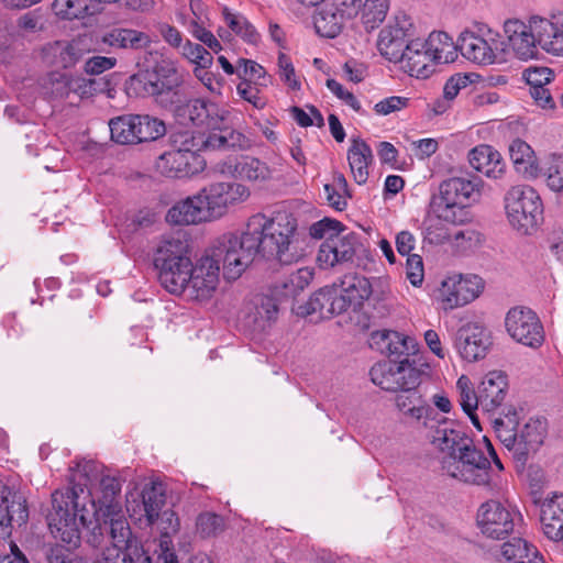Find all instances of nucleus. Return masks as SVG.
<instances>
[{"mask_svg":"<svg viewBox=\"0 0 563 563\" xmlns=\"http://www.w3.org/2000/svg\"><path fill=\"white\" fill-rule=\"evenodd\" d=\"M69 471L70 486L52 494L48 528L56 539L74 548L86 530L87 542L98 548L102 544L104 529H111L115 520L128 521L117 500L121 484L95 461L82 460Z\"/></svg>","mask_w":563,"mask_h":563,"instance_id":"f257e3e1","label":"nucleus"},{"mask_svg":"<svg viewBox=\"0 0 563 563\" xmlns=\"http://www.w3.org/2000/svg\"><path fill=\"white\" fill-rule=\"evenodd\" d=\"M247 224L262 256L282 264H291L302 257L297 219L292 213L278 210L271 218L257 213Z\"/></svg>","mask_w":563,"mask_h":563,"instance_id":"f03ea898","label":"nucleus"},{"mask_svg":"<svg viewBox=\"0 0 563 563\" xmlns=\"http://www.w3.org/2000/svg\"><path fill=\"white\" fill-rule=\"evenodd\" d=\"M519 411L514 407L503 410L500 417L494 419L493 428L496 437L514 460L522 465L530 454L536 453L543 444L548 433L547 420L530 418L522 427H519Z\"/></svg>","mask_w":563,"mask_h":563,"instance_id":"7ed1b4c3","label":"nucleus"},{"mask_svg":"<svg viewBox=\"0 0 563 563\" xmlns=\"http://www.w3.org/2000/svg\"><path fill=\"white\" fill-rule=\"evenodd\" d=\"M481 181L477 178L451 177L439 186L430 201V211L440 220L457 224L465 221L466 207L479 197Z\"/></svg>","mask_w":563,"mask_h":563,"instance_id":"20e7f679","label":"nucleus"},{"mask_svg":"<svg viewBox=\"0 0 563 563\" xmlns=\"http://www.w3.org/2000/svg\"><path fill=\"white\" fill-rule=\"evenodd\" d=\"M220 267L222 264L223 276L228 280H235L254 261L258 251V244L250 234L249 224L241 235L225 234L217 240L207 252Z\"/></svg>","mask_w":563,"mask_h":563,"instance_id":"39448f33","label":"nucleus"},{"mask_svg":"<svg viewBox=\"0 0 563 563\" xmlns=\"http://www.w3.org/2000/svg\"><path fill=\"white\" fill-rule=\"evenodd\" d=\"M505 209L510 225L528 234L542 220L543 205L539 194L528 185L511 187L505 195Z\"/></svg>","mask_w":563,"mask_h":563,"instance_id":"423d86ee","label":"nucleus"},{"mask_svg":"<svg viewBox=\"0 0 563 563\" xmlns=\"http://www.w3.org/2000/svg\"><path fill=\"white\" fill-rule=\"evenodd\" d=\"M108 532L112 547H107L93 563H145L148 558L144 555L139 540L132 536L128 521L115 520ZM164 563H177L173 553L164 558Z\"/></svg>","mask_w":563,"mask_h":563,"instance_id":"0eeeda50","label":"nucleus"},{"mask_svg":"<svg viewBox=\"0 0 563 563\" xmlns=\"http://www.w3.org/2000/svg\"><path fill=\"white\" fill-rule=\"evenodd\" d=\"M442 467L449 476L464 483L488 485L490 482V462L472 440L454 457L443 459Z\"/></svg>","mask_w":563,"mask_h":563,"instance_id":"6e6552de","label":"nucleus"},{"mask_svg":"<svg viewBox=\"0 0 563 563\" xmlns=\"http://www.w3.org/2000/svg\"><path fill=\"white\" fill-rule=\"evenodd\" d=\"M208 221L222 217L229 207L245 201L250 197L246 186L239 183H216L198 192Z\"/></svg>","mask_w":563,"mask_h":563,"instance_id":"1a4fd4ad","label":"nucleus"},{"mask_svg":"<svg viewBox=\"0 0 563 563\" xmlns=\"http://www.w3.org/2000/svg\"><path fill=\"white\" fill-rule=\"evenodd\" d=\"M459 49L468 60L478 65H492L500 51L507 49L504 41L497 32L490 29L477 34L464 31L459 36Z\"/></svg>","mask_w":563,"mask_h":563,"instance_id":"9d476101","label":"nucleus"},{"mask_svg":"<svg viewBox=\"0 0 563 563\" xmlns=\"http://www.w3.org/2000/svg\"><path fill=\"white\" fill-rule=\"evenodd\" d=\"M509 335L520 344L538 349L544 342V330L538 316L529 308H511L505 319Z\"/></svg>","mask_w":563,"mask_h":563,"instance_id":"9b49d317","label":"nucleus"},{"mask_svg":"<svg viewBox=\"0 0 563 563\" xmlns=\"http://www.w3.org/2000/svg\"><path fill=\"white\" fill-rule=\"evenodd\" d=\"M516 512L498 500L483 503L476 515L477 527L490 539L500 540L514 531Z\"/></svg>","mask_w":563,"mask_h":563,"instance_id":"f8f14e48","label":"nucleus"},{"mask_svg":"<svg viewBox=\"0 0 563 563\" xmlns=\"http://www.w3.org/2000/svg\"><path fill=\"white\" fill-rule=\"evenodd\" d=\"M483 289V280L477 275H453L441 283L440 299L445 310L467 305L477 298Z\"/></svg>","mask_w":563,"mask_h":563,"instance_id":"ddd939ff","label":"nucleus"},{"mask_svg":"<svg viewBox=\"0 0 563 563\" xmlns=\"http://www.w3.org/2000/svg\"><path fill=\"white\" fill-rule=\"evenodd\" d=\"M89 53L90 43L86 36H78L71 41L51 42L41 49L44 63L63 69L74 68Z\"/></svg>","mask_w":563,"mask_h":563,"instance_id":"4468645a","label":"nucleus"},{"mask_svg":"<svg viewBox=\"0 0 563 563\" xmlns=\"http://www.w3.org/2000/svg\"><path fill=\"white\" fill-rule=\"evenodd\" d=\"M453 342L456 352L466 362L483 360L493 343L489 331L476 322H468L459 328Z\"/></svg>","mask_w":563,"mask_h":563,"instance_id":"2eb2a0df","label":"nucleus"},{"mask_svg":"<svg viewBox=\"0 0 563 563\" xmlns=\"http://www.w3.org/2000/svg\"><path fill=\"white\" fill-rule=\"evenodd\" d=\"M219 274L220 267L206 253L191 268L185 296L197 301L210 299L218 287Z\"/></svg>","mask_w":563,"mask_h":563,"instance_id":"dca6fc26","label":"nucleus"},{"mask_svg":"<svg viewBox=\"0 0 563 563\" xmlns=\"http://www.w3.org/2000/svg\"><path fill=\"white\" fill-rule=\"evenodd\" d=\"M504 32L506 34L505 47L501 54H514L521 60H528L537 56L538 43L537 36L531 29V18L528 23L518 19H510L504 23Z\"/></svg>","mask_w":563,"mask_h":563,"instance_id":"f3484780","label":"nucleus"},{"mask_svg":"<svg viewBox=\"0 0 563 563\" xmlns=\"http://www.w3.org/2000/svg\"><path fill=\"white\" fill-rule=\"evenodd\" d=\"M29 510L26 499L7 486L0 488V539L11 537L15 527L26 523Z\"/></svg>","mask_w":563,"mask_h":563,"instance_id":"a211bd4d","label":"nucleus"},{"mask_svg":"<svg viewBox=\"0 0 563 563\" xmlns=\"http://www.w3.org/2000/svg\"><path fill=\"white\" fill-rule=\"evenodd\" d=\"M177 115L188 120L197 126H206L211 130L220 128L228 122L229 111L217 103L203 99H192L176 110Z\"/></svg>","mask_w":563,"mask_h":563,"instance_id":"6ab92c4d","label":"nucleus"},{"mask_svg":"<svg viewBox=\"0 0 563 563\" xmlns=\"http://www.w3.org/2000/svg\"><path fill=\"white\" fill-rule=\"evenodd\" d=\"M411 26L409 20L404 15L396 18L394 24L385 26L378 36L377 48L382 56L393 63L404 58L408 41V31Z\"/></svg>","mask_w":563,"mask_h":563,"instance_id":"aec40b11","label":"nucleus"},{"mask_svg":"<svg viewBox=\"0 0 563 563\" xmlns=\"http://www.w3.org/2000/svg\"><path fill=\"white\" fill-rule=\"evenodd\" d=\"M205 161L199 154H181L179 151L168 150L158 156L155 163L156 170L163 176L183 178L195 175L203 169Z\"/></svg>","mask_w":563,"mask_h":563,"instance_id":"412c9836","label":"nucleus"},{"mask_svg":"<svg viewBox=\"0 0 563 563\" xmlns=\"http://www.w3.org/2000/svg\"><path fill=\"white\" fill-rule=\"evenodd\" d=\"M180 82V77L174 68L165 69L164 67L142 70L130 77L131 86L148 96L172 91Z\"/></svg>","mask_w":563,"mask_h":563,"instance_id":"4be33fe9","label":"nucleus"},{"mask_svg":"<svg viewBox=\"0 0 563 563\" xmlns=\"http://www.w3.org/2000/svg\"><path fill=\"white\" fill-rule=\"evenodd\" d=\"M219 170L227 176L247 181H265L272 177L268 165L251 155L228 157L219 164Z\"/></svg>","mask_w":563,"mask_h":563,"instance_id":"5701e85b","label":"nucleus"},{"mask_svg":"<svg viewBox=\"0 0 563 563\" xmlns=\"http://www.w3.org/2000/svg\"><path fill=\"white\" fill-rule=\"evenodd\" d=\"M343 312H345V301L343 297L339 296L334 284L319 289L312 294L305 305H299L296 308V313L299 316L319 313L322 319Z\"/></svg>","mask_w":563,"mask_h":563,"instance_id":"b1692460","label":"nucleus"},{"mask_svg":"<svg viewBox=\"0 0 563 563\" xmlns=\"http://www.w3.org/2000/svg\"><path fill=\"white\" fill-rule=\"evenodd\" d=\"M531 29L537 36L538 46L552 55H563V14L551 19L532 15Z\"/></svg>","mask_w":563,"mask_h":563,"instance_id":"393cba45","label":"nucleus"},{"mask_svg":"<svg viewBox=\"0 0 563 563\" xmlns=\"http://www.w3.org/2000/svg\"><path fill=\"white\" fill-rule=\"evenodd\" d=\"M431 430V443L446 456L452 459L462 451V446L471 444V438L465 432L456 429L454 422L446 418L438 419Z\"/></svg>","mask_w":563,"mask_h":563,"instance_id":"a878e982","label":"nucleus"},{"mask_svg":"<svg viewBox=\"0 0 563 563\" xmlns=\"http://www.w3.org/2000/svg\"><path fill=\"white\" fill-rule=\"evenodd\" d=\"M373 344L391 361L399 362L417 352L413 338L393 330L376 331L372 334Z\"/></svg>","mask_w":563,"mask_h":563,"instance_id":"bb28decb","label":"nucleus"},{"mask_svg":"<svg viewBox=\"0 0 563 563\" xmlns=\"http://www.w3.org/2000/svg\"><path fill=\"white\" fill-rule=\"evenodd\" d=\"M98 43L100 51L103 52H107L104 46L113 49L139 51L147 49L152 40L147 33L135 29L112 27L100 35Z\"/></svg>","mask_w":563,"mask_h":563,"instance_id":"cd10ccee","label":"nucleus"},{"mask_svg":"<svg viewBox=\"0 0 563 563\" xmlns=\"http://www.w3.org/2000/svg\"><path fill=\"white\" fill-rule=\"evenodd\" d=\"M401 68L412 77L428 78L434 71V60L424 40L416 38L406 45Z\"/></svg>","mask_w":563,"mask_h":563,"instance_id":"c85d7f7f","label":"nucleus"},{"mask_svg":"<svg viewBox=\"0 0 563 563\" xmlns=\"http://www.w3.org/2000/svg\"><path fill=\"white\" fill-rule=\"evenodd\" d=\"M354 254L353 236H327V240L319 247L317 262L321 268H331L338 264L351 261Z\"/></svg>","mask_w":563,"mask_h":563,"instance_id":"c756f323","label":"nucleus"},{"mask_svg":"<svg viewBox=\"0 0 563 563\" xmlns=\"http://www.w3.org/2000/svg\"><path fill=\"white\" fill-rule=\"evenodd\" d=\"M482 410L495 412L505 401L508 394L507 375L501 371L488 372L479 387Z\"/></svg>","mask_w":563,"mask_h":563,"instance_id":"7c9ffc66","label":"nucleus"},{"mask_svg":"<svg viewBox=\"0 0 563 563\" xmlns=\"http://www.w3.org/2000/svg\"><path fill=\"white\" fill-rule=\"evenodd\" d=\"M340 297L344 298L345 311L349 308L354 310L360 308L364 300L372 295V285L369 280L357 274H347L342 277L339 284L334 283Z\"/></svg>","mask_w":563,"mask_h":563,"instance_id":"2f4dec72","label":"nucleus"},{"mask_svg":"<svg viewBox=\"0 0 563 563\" xmlns=\"http://www.w3.org/2000/svg\"><path fill=\"white\" fill-rule=\"evenodd\" d=\"M543 533L553 541L563 540V495L554 493L541 506Z\"/></svg>","mask_w":563,"mask_h":563,"instance_id":"473e14b6","label":"nucleus"},{"mask_svg":"<svg viewBox=\"0 0 563 563\" xmlns=\"http://www.w3.org/2000/svg\"><path fill=\"white\" fill-rule=\"evenodd\" d=\"M189 245L186 240L179 235H168L161 240L155 255L154 265L155 267L162 268L173 265V263L187 264Z\"/></svg>","mask_w":563,"mask_h":563,"instance_id":"72a5a7b5","label":"nucleus"},{"mask_svg":"<svg viewBox=\"0 0 563 563\" xmlns=\"http://www.w3.org/2000/svg\"><path fill=\"white\" fill-rule=\"evenodd\" d=\"M471 166L489 178L497 179L505 172L501 155L490 145H479L468 153Z\"/></svg>","mask_w":563,"mask_h":563,"instance_id":"f704fd0d","label":"nucleus"},{"mask_svg":"<svg viewBox=\"0 0 563 563\" xmlns=\"http://www.w3.org/2000/svg\"><path fill=\"white\" fill-rule=\"evenodd\" d=\"M198 194L175 203L166 214V221L176 225H188L208 221Z\"/></svg>","mask_w":563,"mask_h":563,"instance_id":"c9c22d12","label":"nucleus"},{"mask_svg":"<svg viewBox=\"0 0 563 563\" xmlns=\"http://www.w3.org/2000/svg\"><path fill=\"white\" fill-rule=\"evenodd\" d=\"M509 155L516 170L526 178H537L540 175V167L537 156L531 146L520 140H514L509 145Z\"/></svg>","mask_w":563,"mask_h":563,"instance_id":"e433bc0d","label":"nucleus"},{"mask_svg":"<svg viewBox=\"0 0 563 563\" xmlns=\"http://www.w3.org/2000/svg\"><path fill=\"white\" fill-rule=\"evenodd\" d=\"M192 266L191 261L187 260V264H183V266L173 263L170 266L158 268L161 285L170 294L185 295Z\"/></svg>","mask_w":563,"mask_h":563,"instance_id":"4c0bfd02","label":"nucleus"},{"mask_svg":"<svg viewBox=\"0 0 563 563\" xmlns=\"http://www.w3.org/2000/svg\"><path fill=\"white\" fill-rule=\"evenodd\" d=\"M371 147L363 140H353L347 152V161L354 180L358 185L366 183L368 178V165L372 162Z\"/></svg>","mask_w":563,"mask_h":563,"instance_id":"58836bf2","label":"nucleus"},{"mask_svg":"<svg viewBox=\"0 0 563 563\" xmlns=\"http://www.w3.org/2000/svg\"><path fill=\"white\" fill-rule=\"evenodd\" d=\"M277 312L278 308L273 298L256 296L252 303L246 307L245 318L247 323L255 329L264 330L276 318Z\"/></svg>","mask_w":563,"mask_h":563,"instance_id":"ea45409f","label":"nucleus"},{"mask_svg":"<svg viewBox=\"0 0 563 563\" xmlns=\"http://www.w3.org/2000/svg\"><path fill=\"white\" fill-rule=\"evenodd\" d=\"M424 41L435 64H449L457 58L459 42L455 44L448 33L432 32Z\"/></svg>","mask_w":563,"mask_h":563,"instance_id":"a19ab883","label":"nucleus"},{"mask_svg":"<svg viewBox=\"0 0 563 563\" xmlns=\"http://www.w3.org/2000/svg\"><path fill=\"white\" fill-rule=\"evenodd\" d=\"M456 391L459 395V402L463 411L470 417L471 421L477 429L479 426L476 410L482 409V400L479 391L476 393L471 379L466 375L459 377L456 382Z\"/></svg>","mask_w":563,"mask_h":563,"instance_id":"79ce46f5","label":"nucleus"},{"mask_svg":"<svg viewBox=\"0 0 563 563\" xmlns=\"http://www.w3.org/2000/svg\"><path fill=\"white\" fill-rule=\"evenodd\" d=\"M346 20L339 11L327 4L314 14L313 24L318 34L333 38L340 34Z\"/></svg>","mask_w":563,"mask_h":563,"instance_id":"37998d69","label":"nucleus"},{"mask_svg":"<svg viewBox=\"0 0 563 563\" xmlns=\"http://www.w3.org/2000/svg\"><path fill=\"white\" fill-rule=\"evenodd\" d=\"M53 11L64 20L84 19L98 12L95 0H55Z\"/></svg>","mask_w":563,"mask_h":563,"instance_id":"c03bdc74","label":"nucleus"},{"mask_svg":"<svg viewBox=\"0 0 563 563\" xmlns=\"http://www.w3.org/2000/svg\"><path fill=\"white\" fill-rule=\"evenodd\" d=\"M398 362L383 361L376 363L369 371L372 382L387 391H399L401 385L398 383Z\"/></svg>","mask_w":563,"mask_h":563,"instance_id":"a18cd8bd","label":"nucleus"},{"mask_svg":"<svg viewBox=\"0 0 563 563\" xmlns=\"http://www.w3.org/2000/svg\"><path fill=\"white\" fill-rule=\"evenodd\" d=\"M501 555L514 563H544L538 551L520 538H512L501 545Z\"/></svg>","mask_w":563,"mask_h":563,"instance_id":"49530a36","label":"nucleus"},{"mask_svg":"<svg viewBox=\"0 0 563 563\" xmlns=\"http://www.w3.org/2000/svg\"><path fill=\"white\" fill-rule=\"evenodd\" d=\"M311 268L302 267L292 272L276 285V294L283 298L296 297L312 280Z\"/></svg>","mask_w":563,"mask_h":563,"instance_id":"de8ad7c7","label":"nucleus"},{"mask_svg":"<svg viewBox=\"0 0 563 563\" xmlns=\"http://www.w3.org/2000/svg\"><path fill=\"white\" fill-rule=\"evenodd\" d=\"M135 114H125L111 119L109 128L111 139L120 144H137Z\"/></svg>","mask_w":563,"mask_h":563,"instance_id":"09e8293b","label":"nucleus"},{"mask_svg":"<svg viewBox=\"0 0 563 563\" xmlns=\"http://www.w3.org/2000/svg\"><path fill=\"white\" fill-rule=\"evenodd\" d=\"M142 504L148 525H153L159 518L161 510L165 505L163 485L152 483L142 492Z\"/></svg>","mask_w":563,"mask_h":563,"instance_id":"8fccbe9b","label":"nucleus"},{"mask_svg":"<svg viewBox=\"0 0 563 563\" xmlns=\"http://www.w3.org/2000/svg\"><path fill=\"white\" fill-rule=\"evenodd\" d=\"M135 119L137 143L157 140L166 132L164 122L157 118L135 114Z\"/></svg>","mask_w":563,"mask_h":563,"instance_id":"3c124183","label":"nucleus"},{"mask_svg":"<svg viewBox=\"0 0 563 563\" xmlns=\"http://www.w3.org/2000/svg\"><path fill=\"white\" fill-rule=\"evenodd\" d=\"M388 0H366L362 10V23L366 30H374L386 18Z\"/></svg>","mask_w":563,"mask_h":563,"instance_id":"603ef678","label":"nucleus"},{"mask_svg":"<svg viewBox=\"0 0 563 563\" xmlns=\"http://www.w3.org/2000/svg\"><path fill=\"white\" fill-rule=\"evenodd\" d=\"M223 15L228 26L236 35L249 43H256L258 41V33L245 16L231 13L227 8L223 10Z\"/></svg>","mask_w":563,"mask_h":563,"instance_id":"864d4df0","label":"nucleus"},{"mask_svg":"<svg viewBox=\"0 0 563 563\" xmlns=\"http://www.w3.org/2000/svg\"><path fill=\"white\" fill-rule=\"evenodd\" d=\"M223 517L214 512H202L197 517L196 530L201 538L216 537L224 530Z\"/></svg>","mask_w":563,"mask_h":563,"instance_id":"5fc2aeb1","label":"nucleus"},{"mask_svg":"<svg viewBox=\"0 0 563 563\" xmlns=\"http://www.w3.org/2000/svg\"><path fill=\"white\" fill-rule=\"evenodd\" d=\"M71 76L62 73H51L45 79L43 87L46 93L54 98H67L70 95Z\"/></svg>","mask_w":563,"mask_h":563,"instance_id":"6e6d98bb","label":"nucleus"},{"mask_svg":"<svg viewBox=\"0 0 563 563\" xmlns=\"http://www.w3.org/2000/svg\"><path fill=\"white\" fill-rule=\"evenodd\" d=\"M179 49L181 55L190 63L196 64V66L211 67L213 63L212 55L203 46L192 43L189 40H187Z\"/></svg>","mask_w":563,"mask_h":563,"instance_id":"4d7b16f0","label":"nucleus"},{"mask_svg":"<svg viewBox=\"0 0 563 563\" xmlns=\"http://www.w3.org/2000/svg\"><path fill=\"white\" fill-rule=\"evenodd\" d=\"M398 383L401 385L400 391L415 390L420 384L421 373L413 367L408 358H402L398 362Z\"/></svg>","mask_w":563,"mask_h":563,"instance_id":"13d9d810","label":"nucleus"},{"mask_svg":"<svg viewBox=\"0 0 563 563\" xmlns=\"http://www.w3.org/2000/svg\"><path fill=\"white\" fill-rule=\"evenodd\" d=\"M172 150L181 154H198V150L205 141L197 139L190 131H179L170 136Z\"/></svg>","mask_w":563,"mask_h":563,"instance_id":"bf43d9fd","label":"nucleus"},{"mask_svg":"<svg viewBox=\"0 0 563 563\" xmlns=\"http://www.w3.org/2000/svg\"><path fill=\"white\" fill-rule=\"evenodd\" d=\"M238 75L243 79L242 81H254L255 84L265 85V69L254 60L240 58L238 62Z\"/></svg>","mask_w":563,"mask_h":563,"instance_id":"052dcab7","label":"nucleus"},{"mask_svg":"<svg viewBox=\"0 0 563 563\" xmlns=\"http://www.w3.org/2000/svg\"><path fill=\"white\" fill-rule=\"evenodd\" d=\"M343 229L344 228L340 221L330 218H323L310 227L309 233L314 239H324L325 241L327 236L341 235V231H343Z\"/></svg>","mask_w":563,"mask_h":563,"instance_id":"680f3d73","label":"nucleus"},{"mask_svg":"<svg viewBox=\"0 0 563 563\" xmlns=\"http://www.w3.org/2000/svg\"><path fill=\"white\" fill-rule=\"evenodd\" d=\"M407 416L416 419L417 421L422 420L423 426L428 429H433L434 423L438 420L433 408L429 404H426L421 398L415 406L409 407Z\"/></svg>","mask_w":563,"mask_h":563,"instance_id":"e2e57ef3","label":"nucleus"},{"mask_svg":"<svg viewBox=\"0 0 563 563\" xmlns=\"http://www.w3.org/2000/svg\"><path fill=\"white\" fill-rule=\"evenodd\" d=\"M257 84L250 81H241L236 86L238 95L250 102L256 109H263L266 106V99L261 96L260 89L256 87Z\"/></svg>","mask_w":563,"mask_h":563,"instance_id":"0e129e2a","label":"nucleus"},{"mask_svg":"<svg viewBox=\"0 0 563 563\" xmlns=\"http://www.w3.org/2000/svg\"><path fill=\"white\" fill-rule=\"evenodd\" d=\"M409 99L400 96H391L385 98L374 106V111L378 115H388L400 111L408 106Z\"/></svg>","mask_w":563,"mask_h":563,"instance_id":"69168bd1","label":"nucleus"},{"mask_svg":"<svg viewBox=\"0 0 563 563\" xmlns=\"http://www.w3.org/2000/svg\"><path fill=\"white\" fill-rule=\"evenodd\" d=\"M278 69L280 79L292 90L300 89V82L296 78L295 68L290 58L285 54L278 57Z\"/></svg>","mask_w":563,"mask_h":563,"instance_id":"338daca9","label":"nucleus"},{"mask_svg":"<svg viewBox=\"0 0 563 563\" xmlns=\"http://www.w3.org/2000/svg\"><path fill=\"white\" fill-rule=\"evenodd\" d=\"M547 185L553 191L563 190V159L554 158L547 170Z\"/></svg>","mask_w":563,"mask_h":563,"instance_id":"774afa93","label":"nucleus"}]
</instances>
